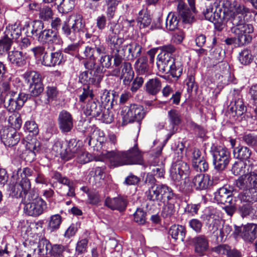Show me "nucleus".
<instances>
[{
    "label": "nucleus",
    "instance_id": "nucleus-42",
    "mask_svg": "<svg viewBox=\"0 0 257 257\" xmlns=\"http://www.w3.org/2000/svg\"><path fill=\"white\" fill-rule=\"evenodd\" d=\"M249 166L242 161H236L232 165L231 171L234 175H243L249 172Z\"/></svg>",
    "mask_w": 257,
    "mask_h": 257
},
{
    "label": "nucleus",
    "instance_id": "nucleus-19",
    "mask_svg": "<svg viewBox=\"0 0 257 257\" xmlns=\"http://www.w3.org/2000/svg\"><path fill=\"white\" fill-rule=\"evenodd\" d=\"M41 63L46 67H52L61 64L63 61V54L60 51L47 52L41 59Z\"/></svg>",
    "mask_w": 257,
    "mask_h": 257
},
{
    "label": "nucleus",
    "instance_id": "nucleus-52",
    "mask_svg": "<svg viewBox=\"0 0 257 257\" xmlns=\"http://www.w3.org/2000/svg\"><path fill=\"white\" fill-rule=\"evenodd\" d=\"M106 123H110L113 120V115L112 112L108 109L103 107L102 112L96 118Z\"/></svg>",
    "mask_w": 257,
    "mask_h": 257
},
{
    "label": "nucleus",
    "instance_id": "nucleus-41",
    "mask_svg": "<svg viewBox=\"0 0 257 257\" xmlns=\"http://www.w3.org/2000/svg\"><path fill=\"white\" fill-rule=\"evenodd\" d=\"M179 18L175 13H170L166 19L165 26L167 30L173 31L178 28Z\"/></svg>",
    "mask_w": 257,
    "mask_h": 257
},
{
    "label": "nucleus",
    "instance_id": "nucleus-26",
    "mask_svg": "<svg viewBox=\"0 0 257 257\" xmlns=\"http://www.w3.org/2000/svg\"><path fill=\"white\" fill-rule=\"evenodd\" d=\"M195 252L199 256L204 254L209 247L208 240L205 235H199L192 239Z\"/></svg>",
    "mask_w": 257,
    "mask_h": 257
},
{
    "label": "nucleus",
    "instance_id": "nucleus-6",
    "mask_svg": "<svg viewBox=\"0 0 257 257\" xmlns=\"http://www.w3.org/2000/svg\"><path fill=\"white\" fill-rule=\"evenodd\" d=\"M145 195L147 200L153 202L176 203L177 196L172 189L166 184H159L152 187L150 191L146 192Z\"/></svg>",
    "mask_w": 257,
    "mask_h": 257
},
{
    "label": "nucleus",
    "instance_id": "nucleus-50",
    "mask_svg": "<svg viewBox=\"0 0 257 257\" xmlns=\"http://www.w3.org/2000/svg\"><path fill=\"white\" fill-rule=\"evenodd\" d=\"M94 95L92 89L90 88L89 86L86 85V87L83 88L82 93L79 95V101L84 102L85 101H89V99H94Z\"/></svg>",
    "mask_w": 257,
    "mask_h": 257
},
{
    "label": "nucleus",
    "instance_id": "nucleus-27",
    "mask_svg": "<svg viewBox=\"0 0 257 257\" xmlns=\"http://www.w3.org/2000/svg\"><path fill=\"white\" fill-rule=\"evenodd\" d=\"M214 199L218 203L230 204L233 200L232 192L225 186L220 188L214 193Z\"/></svg>",
    "mask_w": 257,
    "mask_h": 257
},
{
    "label": "nucleus",
    "instance_id": "nucleus-40",
    "mask_svg": "<svg viewBox=\"0 0 257 257\" xmlns=\"http://www.w3.org/2000/svg\"><path fill=\"white\" fill-rule=\"evenodd\" d=\"M48 230L51 232H54L58 230L62 222V218L59 214H54L51 215L48 221Z\"/></svg>",
    "mask_w": 257,
    "mask_h": 257
},
{
    "label": "nucleus",
    "instance_id": "nucleus-2",
    "mask_svg": "<svg viewBox=\"0 0 257 257\" xmlns=\"http://www.w3.org/2000/svg\"><path fill=\"white\" fill-rule=\"evenodd\" d=\"M235 11L236 14H233L228 21V23L232 24L230 31L237 37L239 45L248 44L252 40L249 34L254 31L252 25L246 23L244 20V15L246 16L250 10L244 5H239L235 7Z\"/></svg>",
    "mask_w": 257,
    "mask_h": 257
},
{
    "label": "nucleus",
    "instance_id": "nucleus-35",
    "mask_svg": "<svg viewBox=\"0 0 257 257\" xmlns=\"http://www.w3.org/2000/svg\"><path fill=\"white\" fill-rule=\"evenodd\" d=\"M177 11L179 16L182 19L183 22L190 23L192 21L193 16L191 11L182 1H180L178 3Z\"/></svg>",
    "mask_w": 257,
    "mask_h": 257
},
{
    "label": "nucleus",
    "instance_id": "nucleus-15",
    "mask_svg": "<svg viewBox=\"0 0 257 257\" xmlns=\"http://www.w3.org/2000/svg\"><path fill=\"white\" fill-rule=\"evenodd\" d=\"M58 127L62 133H70L74 127V120L72 114L63 109L59 112L57 118Z\"/></svg>",
    "mask_w": 257,
    "mask_h": 257
},
{
    "label": "nucleus",
    "instance_id": "nucleus-29",
    "mask_svg": "<svg viewBox=\"0 0 257 257\" xmlns=\"http://www.w3.org/2000/svg\"><path fill=\"white\" fill-rule=\"evenodd\" d=\"M44 24L41 21H35L31 27H28L26 32L27 36L36 39L39 42V39L41 34L44 32Z\"/></svg>",
    "mask_w": 257,
    "mask_h": 257
},
{
    "label": "nucleus",
    "instance_id": "nucleus-5",
    "mask_svg": "<svg viewBox=\"0 0 257 257\" xmlns=\"http://www.w3.org/2000/svg\"><path fill=\"white\" fill-rule=\"evenodd\" d=\"M4 94L5 96V107L10 112H13L20 110L29 97V94L24 92L18 93L11 88L7 82L3 83Z\"/></svg>",
    "mask_w": 257,
    "mask_h": 257
},
{
    "label": "nucleus",
    "instance_id": "nucleus-9",
    "mask_svg": "<svg viewBox=\"0 0 257 257\" xmlns=\"http://www.w3.org/2000/svg\"><path fill=\"white\" fill-rule=\"evenodd\" d=\"M121 115L123 123L126 124L135 121L138 122L141 121L145 117V112L143 106L132 104L130 106H125L122 108Z\"/></svg>",
    "mask_w": 257,
    "mask_h": 257
},
{
    "label": "nucleus",
    "instance_id": "nucleus-33",
    "mask_svg": "<svg viewBox=\"0 0 257 257\" xmlns=\"http://www.w3.org/2000/svg\"><path fill=\"white\" fill-rule=\"evenodd\" d=\"M257 236V224H247L242 227L241 237L246 241H252Z\"/></svg>",
    "mask_w": 257,
    "mask_h": 257
},
{
    "label": "nucleus",
    "instance_id": "nucleus-54",
    "mask_svg": "<svg viewBox=\"0 0 257 257\" xmlns=\"http://www.w3.org/2000/svg\"><path fill=\"white\" fill-rule=\"evenodd\" d=\"M147 213L142 208H138L134 214V221L139 224L143 225L146 222Z\"/></svg>",
    "mask_w": 257,
    "mask_h": 257
},
{
    "label": "nucleus",
    "instance_id": "nucleus-37",
    "mask_svg": "<svg viewBox=\"0 0 257 257\" xmlns=\"http://www.w3.org/2000/svg\"><path fill=\"white\" fill-rule=\"evenodd\" d=\"M23 77L25 81L29 85L42 82L43 80L41 74L39 72L33 70L27 71L23 75Z\"/></svg>",
    "mask_w": 257,
    "mask_h": 257
},
{
    "label": "nucleus",
    "instance_id": "nucleus-8",
    "mask_svg": "<svg viewBox=\"0 0 257 257\" xmlns=\"http://www.w3.org/2000/svg\"><path fill=\"white\" fill-rule=\"evenodd\" d=\"M165 57L163 59V62H157V66L160 71L169 74L177 80L182 75L183 66L179 61H176L175 58ZM162 58H161V61Z\"/></svg>",
    "mask_w": 257,
    "mask_h": 257
},
{
    "label": "nucleus",
    "instance_id": "nucleus-32",
    "mask_svg": "<svg viewBox=\"0 0 257 257\" xmlns=\"http://www.w3.org/2000/svg\"><path fill=\"white\" fill-rule=\"evenodd\" d=\"M51 247L49 240L45 238L40 239L36 248L33 249L34 257H48L47 256L48 250Z\"/></svg>",
    "mask_w": 257,
    "mask_h": 257
},
{
    "label": "nucleus",
    "instance_id": "nucleus-22",
    "mask_svg": "<svg viewBox=\"0 0 257 257\" xmlns=\"http://www.w3.org/2000/svg\"><path fill=\"white\" fill-rule=\"evenodd\" d=\"M81 149L76 139H70L68 142L66 148L61 153V158L66 161H69L75 157Z\"/></svg>",
    "mask_w": 257,
    "mask_h": 257
},
{
    "label": "nucleus",
    "instance_id": "nucleus-63",
    "mask_svg": "<svg viewBox=\"0 0 257 257\" xmlns=\"http://www.w3.org/2000/svg\"><path fill=\"white\" fill-rule=\"evenodd\" d=\"M236 185L240 189L246 190V189H249L251 188L250 186V183L245 177V175H242L236 181Z\"/></svg>",
    "mask_w": 257,
    "mask_h": 257
},
{
    "label": "nucleus",
    "instance_id": "nucleus-51",
    "mask_svg": "<svg viewBox=\"0 0 257 257\" xmlns=\"http://www.w3.org/2000/svg\"><path fill=\"white\" fill-rule=\"evenodd\" d=\"M51 177L56 180L59 183L66 185L68 187L74 184L73 181L70 180L66 177L63 176L60 173L57 171L53 172Z\"/></svg>",
    "mask_w": 257,
    "mask_h": 257
},
{
    "label": "nucleus",
    "instance_id": "nucleus-14",
    "mask_svg": "<svg viewBox=\"0 0 257 257\" xmlns=\"http://www.w3.org/2000/svg\"><path fill=\"white\" fill-rule=\"evenodd\" d=\"M47 208V204L42 198H36L33 202L26 203L24 210L29 216L37 217L43 214Z\"/></svg>",
    "mask_w": 257,
    "mask_h": 257
},
{
    "label": "nucleus",
    "instance_id": "nucleus-62",
    "mask_svg": "<svg viewBox=\"0 0 257 257\" xmlns=\"http://www.w3.org/2000/svg\"><path fill=\"white\" fill-rule=\"evenodd\" d=\"M118 2L116 0H108L107 1L106 14L108 18H112L114 15Z\"/></svg>",
    "mask_w": 257,
    "mask_h": 257
},
{
    "label": "nucleus",
    "instance_id": "nucleus-28",
    "mask_svg": "<svg viewBox=\"0 0 257 257\" xmlns=\"http://www.w3.org/2000/svg\"><path fill=\"white\" fill-rule=\"evenodd\" d=\"M168 118L173 134L177 130V127L182 122V117L180 112L175 109H171L168 112Z\"/></svg>",
    "mask_w": 257,
    "mask_h": 257
},
{
    "label": "nucleus",
    "instance_id": "nucleus-59",
    "mask_svg": "<svg viewBox=\"0 0 257 257\" xmlns=\"http://www.w3.org/2000/svg\"><path fill=\"white\" fill-rule=\"evenodd\" d=\"M189 226L197 233L202 232L203 222L198 219L193 218L188 221Z\"/></svg>",
    "mask_w": 257,
    "mask_h": 257
},
{
    "label": "nucleus",
    "instance_id": "nucleus-16",
    "mask_svg": "<svg viewBox=\"0 0 257 257\" xmlns=\"http://www.w3.org/2000/svg\"><path fill=\"white\" fill-rule=\"evenodd\" d=\"M39 42L50 46H60L63 44V40L58 32L51 29H46L40 35Z\"/></svg>",
    "mask_w": 257,
    "mask_h": 257
},
{
    "label": "nucleus",
    "instance_id": "nucleus-17",
    "mask_svg": "<svg viewBox=\"0 0 257 257\" xmlns=\"http://www.w3.org/2000/svg\"><path fill=\"white\" fill-rule=\"evenodd\" d=\"M1 139L6 146L11 147L18 143L20 136L14 127H5L1 132Z\"/></svg>",
    "mask_w": 257,
    "mask_h": 257
},
{
    "label": "nucleus",
    "instance_id": "nucleus-57",
    "mask_svg": "<svg viewBox=\"0 0 257 257\" xmlns=\"http://www.w3.org/2000/svg\"><path fill=\"white\" fill-rule=\"evenodd\" d=\"M88 196V201L89 204L96 205L100 201V198L98 192L95 190H84Z\"/></svg>",
    "mask_w": 257,
    "mask_h": 257
},
{
    "label": "nucleus",
    "instance_id": "nucleus-36",
    "mask_svg": "<svg viewBox=\"0 0 257 257\" xmlns=\"http://www.w3.org/2000/svg\"><path fill=\"white\" fill-rule=\"evenodd\" d=\"M168 233L175 240L180 239L183 241L186 234V230L184 226L182 225L174 224L170 227Z\"/></svg>",
    "mask_w": 257,
    "mask_h": 257
},
{
    "label": "nucleus",
    "instance_id": "nucleus-47",
    "mask_svg": "<svg viewBox=\"0 0 257 257\" xmlns=\"http://www.w3.org/2000/svg\"><path fill=\"white\" fill-rule=\"evenodd\" d=\"M232 229L231 226L228 224L224 223L222 227L219 229V231L215 232L214 235L218 240L220 241H224L226 240L227 236L231 232Z\"/></svg>",
    "mask_w": 257,
    "mask_h": 257
},
{
    "label": "nucleus",
    "instance_id": "nucleus-61",
    "mask_svg": "<svg viewBox=\"0 0 257 257\" xmlns=\"http://www.w3.org/2000/svg\"><path fill=\"white\" fill-rule=\"evenodd\" d=\"M238 59L241 64L247 65L252 61V55L248 50H243L239 53Z\"/></svg>",
    "mask_w": 257,
    "mask_h": 257
},
{
    "label": "nucleus",
    "instance_id": "nucleus-34",
    "mask_svg": "<svg viewBox=\"0 0 257 257\" xmlns=\"http://www.w3.org/2000/svg\"><path fill=\"white\" fill-rule=\"evenodd\" d=\"M161 87V80L157 77L149 79L145 86L146 91L152 95H155L159 93Z\"/></svg>",
    "mask_w": 257,
    "mask_h": 257
},
{
    "label": "nucleus",
    "instance_id": "nucleus-11",
    "mask_svg": "<svg viewBox=\"0 0 257 257\" xmlns=\"http://www.w3.org/2000/svg\"><path fill=\"white\" fill-rule=\"evenodd\" d=\"M103 78L102 68L97 65L95 70L81 72L79 75V82L87 86L91 84L98 86Z\"/></svg>",
    "mask_w": 257,
    "mask_h": 257
},
{
    "label": "nucleus",
    "instance_id": "nucleus-53",
    "mask_svg": "<svg viewBox=\"0 0 257 257\" xmlns=\"http://www.w3.org/2000/svg\"><path fill=\"white\" fill-rule=\"evenodd\" d=\"M76 160L79 163L84 164L92 160V157L89 153L81 149L76 155Z\"/></svg>",
    "mask_w": 257,
    "mask_h": 257
},
{
    "label": "nucleus",
    "instance_id": "nucleus-1",
    "mask_svg": "<svg viewBox=\"0 0 257 257\" xmlns=\"http://www.w3.org/2000/svg\"><path fill=\"white\" fill-rule=\"evenodd\" d=\"M117 143L116 136L108 135L102 145V149L106 151L104 154L109 159L111 164L114 167L143 163V154L138 147L137 139H134L132 146L127 151L109 150L115 148Z\"/></svg>",
    "mask_w": 257,
    "mask_h": 257
},
{
    "label": "nucleus",
    "instance_id": "nucleus-55",
    "mask_svg": "<svg viewBox=\"0 0 257 257\" xmlns=\"http://www.w3.org/2000/svg\"><path fill=\"white\" fill-rule=\"evenodd\" d=\"M53 15L52 10L48 6L44 7L40 10L39 18L44 21H48L52 19Z\"/></svg>",
    "mask_w": 257,
    "mask_h": 257
},
{
    "label": "nucleus",
    "instance_id": "nucleus-13",
    "mask_svg": "<svg viewBox=\"0 0 257 257\" xmlns=\"http://www.w3.org/2000/svg\"><path fill=\"white\" fill-rule=\"evenodd\" d=\"M143 48L139 43L132 42L130 43L124 42L120 46V51L124 58L128 61H134L141 56Z\"/></svg>",
    "mask_w": 257,
    "mask_h": 257
},
{
    "label": "nucleus",
    "instance_id": "nucleus-60",
    "mask_svg": "<svg viewBox=\"0 0 257 257\" xmlns=\"http://www.w3.org/2000/svg\"><path fill=\"white\" fill-rule=\"evenodd\" d=\"M49 250L50 257H64L63 255L64 246L62 245L55 244L53 246L51 245Z\"/></svg>",
    "mask_w": 257,
    "mask_h": 257
},
{
    "label": "nucleus",
    "instance_id": "nucleus-49",
    "mask_svg": "<svg viewBox=\"0 0 257 257\" xmlns=\"http://www.w3.org/2000/svg\"><path fill=\"white\" fill-rule=\"evenodd\" d=\"M164 205L161 212L162 216L165 219H170L175 212V203H164Z\"/></svg>",
    "mask_w": 257,
    "mask_h": 257
},
{
    "label": "nucleus",
    "instance_id": "nucleus-44",
    "mask_svg": "<svg viewBox=\"0 0 257 257\" xmlns=\"http://www.w3.org/2000/svg\"><path fill=\"white\" fill-rule=\"evenodd\" d=\"M160 48L162 52L158 55L157 62H163V60L161 61V58L163 59L164 57H165V59H166V57H167V56L170 58H174L172 56V53L175 50V48L173 45H164L161 47Z\"/></svg>",
    "mask_w": 257,
    "mask_h": 257
},
{
    "label": "nucleus",
    "instance_id": "nucleus-58",
    "mask_svg": "<svg viewBox=\"0 0 257 257\" xmlns=\"http://www.w3.org/2000/svg\"><path fill=\"white\" fill-rule=\"evenodd\" d=\"M43 91L44 85L42 82L30 85V95L32 96H38Z\"/></svg>",
    "mask_w": 257,
    "mask_h": 257
},
{
    "label": "nucleus",
    "instance_id": "nucleus-18",
    "mask_svg": "<svg viewBox=\"0 0 257 257\" xmlns=\"http://www.w3.org/2000/svg\"><path fill=\"white\" fill-rule=\"evenodd\" d=\"M204 219L210 231L215 234L218 231L222 221L217 211L214 209H210L204 215Z\"/></svg>",
    "mask_w": 257,
    "mask_h": 257
},
{
    "label": "nucleus",
    "instance_id": "nucleus-3",
    "mask_svg": "<svg viewBox=\"0 0 257 257\" xmlns=\"http://www.w3.org/2000/svg\"><path fill=\"white\" fill-rule=\"evenodd\" d=\"M108 27L105 41L113 51V65L118 67L122 63L123 59H125L120 51V46L124 42V39L119 37L118 24L115 22L109 23Z\"/></svg>",
    "mask_w": 257,
    "mask_h": 257
},
{
    "label": "nucleus",
    "instance_id": "nucleus-48",
    "mask_svg": "<svg viewBox=\"0 0 257 257\" xmlns=\"http://www.w3.org/2000/svg\"><path fill=\"white\" fill-rule=\"evenodd\" d=\"M13 43V41L4 34L0 39V56L6 54L10 50Z\"/></svg>",
    "mask_w": 257,
    "mask_h": 257
},
{
    "label": "nucleus",
    "instance_id": "nucleus-24",
    "mask_svg": "<svg viewBox=\"0 0 257 257\" xmlns=\"http://www.w3.org/2000/svg\"><path fill=\"white\" fill-rule=\"evenodd\" d=\"M127 204L126 197L118 196L114 198L107 197L105 201V205L112 210H116L119 212L125 210Z\"/></svg>",
    "mask_w": 257,
    "mask_h": 257
},
{
    "label": "nucleus",
    "instance_id": "nucleus-20",
    "mask_svg": "<svg viewBox=\"0 0 257 257\" xmlns=\"http://www.w3.org/2000/svg\"><path fill=\"white\" fill-rule=\"evenodd\" d=\"M228 107L229 111L232 113H234V116H241L246 111L241 96L238 93H235L233 94Z\"/></svg>",
    "mask_w": 257,
    "mask_h": 257
},
{
    "label": "nucleus",
    "instance_id": "nucleus-31",
    "mask_svg": "<svg viewBox=\"0 0 257 257\" xmlns=\"http://www.w3.org/2000/svg\"><path fill=\"white\" fill-rule=\"evenodd\" d=\"M8 58L10 62L15 66L21 67L26 64V57L21 51H12L9 53Z\"/></svg>",
    "mask_w": 257,
    "mask_h": 257
},
{
    "label": "nucleus",
    "instance_id": "nucleus-64",
    "mask_svg": "<svg viewBox=\"0 0 257 257\" xmlns=\"http://www.w3.org/2000/svg\"><path fill=\"white\" fill-rule=\"evenodd\" d=\"M26 148L30 153L35 156L40 149V143L36 140H32L30 142H27Z\"/></svg>",
    "mask_w": 257,
    "mask_h": 257
},
{
    "label": "nucleus",
    "instance_id": "nucleus-10",
    "mask_svg": "<svg viewBox=\"0 0 257 257\" xmlns=\"http://www.w3.org/2000/svg\"><path fill=\"white\" fill-rule=\"evenodd\" d=\"M17 175L16 183L12 188L13 193L16 194H21L22 191L25 192L31 188V183L28 178L34 175V172L33 169L26 167L22 171L18 169Z\"/></svg>",
    "mask_w": 257,
    "mask_h": 257
},
{
    "label": "nucleus",
    "instance_id": "nucleus-4",
    "mask_svg": "<svg viewBox=\"0 0 257 257\" xmlns=\"http://www.w3.org/2000/svg\"><path fill=\"white\" fill-rule=\"evenodd\" d=\"M62 34L71 41H79L81 34H85L86 39L91 38L90 33L86 27L85 21L80 14L75 16L74 23L70 26L68 22L63 23L61 28Z\"/></svg>",
    "mask_w": 257,
    "mask_h": 257
},
{
    "label": "nucleus",
    "instance_id": "nucleus-25",
    "mask_svg": "<svg viewBox=\"0 0 257 257\" xmlns=\"http://www.w3.org/2000/svg\"><path fill=\"white\" fill-rule=\"evenodd\" d=\"M135 76V72L131 64L128 62H123L121 66L120 79L125 86H130V84Z\"/></svg>",
    "mask_w": 257,
    "mask_h": 257
},
{
    "label": "nucleus",
    "instance_id": "nucleus-38",
    "mask_svg": "<svg viewBox=\"0 0 257 257\" xmlns=\"http://www.w3.org/2000/svg\"><path fill=\"white\" fill-rule=\"evenodd\" d=\"M4 34L12 41L17 40L21 35V28L19 24L15 23L7 27Z\"/></svg>",
    "mask_w": 257,
    "mask_h": 257
},
{
    "label": "nucleus",
    "instance_id": "nucleus-39",
    "mask_svg": "<svg viewBox=\"0 0 257 257\" xmlns=\"http://www.w3.org/2000/svg\"><path fill=\"white\" fill-rule=\"evenodd\" d=\"M250 155L251 151L246 147L238 146L234 148L233 155L240 161L248 160Z\"/></svg>",
    "mask_w": 257,
    "mask_h": 257
},
{
    "label": "nucleus",
    "instance_id": "nucleus-45",
    "mask_svg": "<svg viewBox=\"0 0 257 257\" xmlns=\"http://www.w3.org/2000/svg\"><path fill=\"white\" fill-rule=\"evenodd\" d=\"M91 43L88 47H91L94 49V50L96 51L98 55L102 54H105L106 51L105 47L101 42L100 40L98 37L96 36H91Z\"/></svg>",
    "mask_w": 257,
    "mask_h": 257
},
{
    "label": "nucleus",
    "instance_id": "nucleus-21",
    "mask_svg": "<svg viewBox=\"0 0 257 257\" xmlns=\"http://www.w3.org/2000/svg\"><path fill=\"white\" fill-rule=\"evenodd\" d=\"M103 109V106L96 99H89L84 109V113L87 116L96 119L99 116Z\"/></svg>",
    "mask_w": 257,
    "mask_h": 257
},
{
    "label": "nucleus",
    "instance_id": "nucleus-12",
    "mask_svg": "<svg viewBox=\"0 0 257 257\" xmlns=\"http://www.w3.org/2000/svg\"><path fill=\"white\" fill-rule=\"evenodd\" d=\"M189 170L188 164L181 160L173 163L170 170V177L176 183L180 182L186 177Z\"/></svg>",
    "mask_w": 257,
    "mask_h": 257
},
{
    "label": "nucleus",
    "instance_id": "nucleus-23",
    "mask_svg": "<svg viewBox=\"0 0 257 257\" xmlns=\"http://www.w3.org/2000/svg\"><path fill=\"white\" fill-rule=\"evenodd\" d=\"M192 183L196 190H204L209 189L213 184V180L207 174H198L192 180Z\"/></svg>",
    "mask_w": 257,
    "mask_h": 257
},
{
    "label": "nucleus",
    "instance_id": "nucleus-30",
    "mask_svg": "<svg viewBox=\"0 0 257 257\" xmlns=\"http://www.w3.org/2000/svg\"><path fill=\"white\" fill-rule=\"evenodd\" d=\"M241 202L252 204L257 201V187L246 189L240 193L237 196Z\"/></svg>",
    "mask_w": 257,
    "mask_h": 257
},
{
    "label": "nucleus",
    "instance_id": "nucleus-46",
    "mask_svg": "<svg viewBox=\"0 0 257 257\" xmlns=\"http://www.w3.org/2000/svg\"><path fill=\"white\" fill-rule=\"evenodd\" d=\"M135 63L137 70L141 74H145L149 69L148 58L146 56L139 57Z\"/></svg>",
    "mask_w": 257,
    "mask_h": 257
},
{
    "label": "nucleus",
    "instance_id": "nucleus-43",
    "mask_svg": "<svg viewBox=\"0 0 257 257\" xmlns=\"http://www.w3.org/2000/svg\"><path fill=\"white\" fill-rule=\"evenodd\" d=\"M152 18L146 9H143L139 13L138 23L140 24L141 28L148 27L151 23Z\"/></svg>",
    "mask_w": 257,
    "mask_h": 257
},
{
    "label": "nucleus",
    "instance_id": "nucleus-7",
    "mask_svg": "<svg viewBox=\"0 0 257 257\" xmlns=\"http://www.w3.org/2000/svg\"><path fill=\"white\" fill-rule=\"evenodd\" d=\"M210 153L212 156V163L215 170L222 172L228 165L231 159L230 154L225 147L212 145Z\"/></svg>",
    "mask_w": 257,
    "mask_h": 257
},
{
    "label": "nucleus",
    "instance_id": "nucleus-56",
    "mask_svg": "<svg viewBox=\"0 0 257 257\" xmlns=\"http://www.w3.org/2000/svg\"><path fill=\"white\" fill-rule=\"evenodd\" d=\"M46 93L47 96V101L50 102L57 98L59 94V91L55 86H48L46 87Z\"/></svg>",
    "mask_w": 257,
    "mask_h": 257
}]
</instances>
